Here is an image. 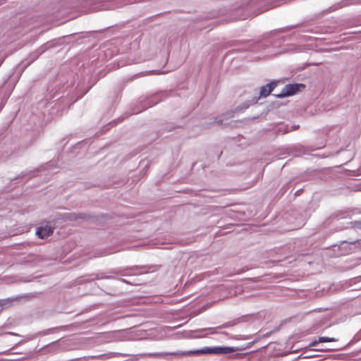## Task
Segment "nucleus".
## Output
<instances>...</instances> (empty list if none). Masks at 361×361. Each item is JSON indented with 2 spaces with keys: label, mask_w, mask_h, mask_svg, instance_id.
<instances>
[{
  "label": "nucleus",
  "mask_w": 361,
  "mask_h": 361,
  "mask_svg": "<svg viewBox=\"0 0 361 361\" xmlns=\"http://www.w3.org/2000/svg\"><path fill=\"white\" fill-rule=\"evenodd\" d=\"M336 341V339L334 338H330L326 336H322L319 337L317 341H314L312 342L310 344L311 346H315L319 343H323V342H334Z\"/></svg>",
  "instance_id": "39448f33"
},
{
  "label": "nucleus",
  "mask_w": 361,
  "mask_h": 361,
  "mask_svg": "<svg viewBox=\"0 0 361 361\" xmlns=\"http://www.w3.org/2000/svg\"><path fill=\"white\" fill-rule=\"evenodd\" d=\"M305 85L302 84H289L284 87L281 92L279 94H276L277 97H284L287 96L293 95L297 93L300 87H304Z\"/></svg>",
  "instance_id": "f03ea898"
},
{
  "label": "nucleus",
  "mask_w": 361,
  "mask_h": 361,
  "mask_svg": "<svg viewBox=\"0 0 361 361\" xmlns=\"http://www.w3.org/2000/svg\"><path fill=\"white\" fill-rule=\"evenodd\" d=\"M276 86V83L271 82L270 83L267 84L264 86H262L260 89V96L266 97L270 94V93L273 91L274 88Z\"/></svg>",
  "instance_id": "20e7f679"
},
{
  "label": "nucleus",
  "mask_w": 361,
  "mask_h": 361,
  "mask_svg": "<svg viewBox=\"0 0 361 361\" xmlns=\"http://www.w3.org/2000/svg\"><path fill=\"white\" fill-rule=\"evenodd\" d=\"M53 233V229L49 226L39 227L36 231V235L42 239H44Z\"/></svg>",
  "instance_id": "7ed1b4c3"
},
{
  "label": "nucleus",
  "mask_w": 361,
  "mask_h": 361,
  "mask_svg": "<svg viewBox=\"0 0 361 361\" xmlns=\"http://www.w3.org/2000/svg\"><path fill=\"white\" fill-rule=\"evenodd\" d=\"M235 350L231 347H206L204 348L190 351L189 354L190 355H203V354H228L233 353Z\"/></svg>",
  "instance_id": "f257e3e1"
}]
</instances>
